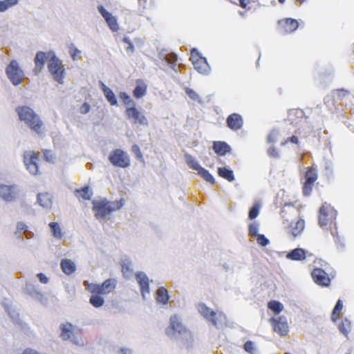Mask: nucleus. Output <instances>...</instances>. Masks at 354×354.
<instances>
[{"mask_svg": "<svg viewBox=\"0 0 354 354\" xmlns=\"http://www.w3.org/2000/svg\"><path fill=\"white\" fill-rule=\"evenodd\" d=\"M156 301L162 304H167L169 301V294L167 290L164 287H160L156 292Z\"/></svg>", "mask_w": 354, "mask_h": 354, "instance_id": "30", "label": "nucleus"}, {"mask_svg": "<svg viewBox=\"0 0 354 354\" xmlns=\"http://www.w3.org/2000/svg\"><path fill=\"white\" fill-rule=\"evenodd\" d=\"M124 199L110 202L105 198L93 200V211L97 219H104L111 212L120 209L124 205Z\"/></svg>", "mask_w": 354, "mask_h": 354, "instance_id": "3", "label": "nucleus"}, {"mask_svg": "<svg viewBox=\"0 0 354 354\" xmlns=\"http://www.w3.org/2000/svg\"><path fill=\"white\" fill-rule=\"evenodd\" d=\"M213 149L217 155L224 156L230 151L231 148L225 142L214 141L213 142Z\"/></svg>", "mask_w": 354, "mask_h": 354, "instance_id": "23", "label": "nucleus"}, {"mask_svg": "<svg viewBox=\"0 0 354 354\" xmlns=\"http://www.w3.org/2000/svg\"><path fill=\"white\" fill-rule=\"evenodd\" d=\"M199 313L207 319L210 321L214 325H217L216 313L212 310L205 304H200L198 307Z\"/></svg>", "mask_w": 354, "mask_h": 354, "instance_id": "20", "label": "nucleus"}, {"mask_svg": "<svg viewBox=\"0 0 354 354\" xmlns=\"http://www.w3.org/2000/svg\"><path fill=\"white\" fill-rule=\"evenodd\" d=\"M312 277L315 283L320 286L328 287L330 284L328 274L322 268H316L311 272Z\"/></svg>", "mask_w": 354, "mask_h": 354, "instance_id": "13", "label": "nucleus"}, {"mask_svg": "<svg viewBox=\"0 0 354 354\" xmlns=\"http://www.w3.org/2000/svg\"><path fill=\"white\" fill-rule=\"evenodd\" d=\"M288 142L298 144L299 143L298 137L296 136H292L291 137L287 138L283 142H282V145H285L288 144Z\"/></svg>", "mask_w": 354, "mask_h": 354, "instance_id": "53", "label": "nucleus"}, {"mask_svg": "<svg viewBox=\"0 0 354 354\" xmlns=\"http://www.w3.org/2000/svg\"><path fill=\"white\" fill-rule=\"evenodd\" d=\"M100 84L101 88L103 91V93L106 97V100H108V102L111 105H116L118 102L117 99L112 90L109 88L108 86H106L102 82H100Z\"/></svg>", "mask_w": 354, "mask_h": 354, "instance_id": "27", "label": "nucleus"}, {"mask_svg": "<svg viewBox=\"0 0 354 354\" xmlns=\"http://www.w3.org/2000/svg\"><path fill=\"white\" fill-rule=\"evenodd\" d=\"M239 6L243 8H245L250 3V0H239Z\"/></svg>", "mask_w": 354, "mask_h": 354, "instance_id": "58", "label": "nucleus"}, {"mask_svg": "<svg viewBox=\"0 0 354 354\" xmlns=\"http://www.w3.org/2000/svg\"><path fill=\"white\" fill-rule=\"evenodd\" d=\"M19 194V189L16 185H0V196L7 202L14 201Z\"/></svg>", "mask_w": 354, "mask_h": 354, "instance_id": "14", "label": "nucleus"}, {"mask_svg": "<svg viewBox=\"0 0 354 354\" xmlns=\"http://www.w3.org/2000/svg\"><path fill=\"white\" fill-rule=\"evenodd\" d=\"M317 178H306L303 185V194L305 196H309L313 190L315 181Z\"/></svg>", "mask_w": 354, "mask_h": 354, "instance_id": "34", "label": "nucleus"}, {"mask_svg": "<svg viewBox=\"0 0 354 354\" xmlns=\"http://www.w3.org/2000/svg\"><path fill=\"white\" fill-rule=\"evenodd\" d=\"M50 60V56L49 52L39 51L37 53L34 59L35 68L33 72L35 75H38L45 66L46 61Z\"/></svg>", "mask_w": 354, "mask_h": 354, "instance_id": "16", "label": "nucleus"}, {"mask_svg": "<svg viewBox=\"0 0 354 354\" xmlns=\"http://www.w3.org/2000/svg\"><path fill=\"white\" fill-rule=\"evenodd\" d=\"M317 172L316 169L313 167H309L306 172L305 177H316Z\"/></svg>", "mask_w": 354, "mask_h": 354, "instance_id": "55", "label": "nucleus"}, {"mask_svg": "<svg viewBox=\"0 0 354 354\" xmlns=\"http://www.w3.org/2000/svg\"><path fill=\"white\" fill-rule=\"evenodd\" d=\"M131 271L128 264L124 263L122 265V272L124 274H127Z\"/></svg>", "mask_w": 354, "mask_h": 354, "instance_id": "57", "label": "nucleus"}, {"mask_svg": "<svg viewBox=\"0 0 354 354\" xmlns=\"http://www.w3.org/2000/svg\"><path fill=\"white\" fill-rule=\"evenodd\" d=\"M299 27V23L292 18H284L277 21V29L283 34H289L295 31Z\"/></svg>", "mask_w": 354, "mask_h": 354, "instance_id": "11", "label": "nucleus"}, {"mask_svg": "<svg viewBox=\"0 0 354 354\" xmlns=\"http://www.w3.org/2000/svg\"><path fill=\"white\" fill-rule=\"evenodd\" d=\"M117 281L114 279H108L102 283H88L84 281L83 284L91 294L89 303L95 308H99L104 306V296L112 292L116 287Z\"/></svg>", "mask_w": 354, "mask_h": 354, "instance_id": "1", "label": "nucleus"}, {"mask_svg": "<svg viewBox=\"0 0 354 354\" xmlns=\"http://www.w3.org/2000/svg\"><path fill=\"white\" fill-rule=\"evenodd\" d=\"M23 354H39V353H38L36 351H35L32 348H28L24 351Z\"/></svg>", "mask_w": 354, "mask_h": 354, "instance_id": "59", "label": "nucleus"}, {"mask_svg": "<svg viewBox=\"0 0 354 354\" xmlns=\"http://www.w3.org/2000/svg\"><path fill=\"white\" fill-rule=\"evenodd\" d=\"M306 0H296L297 2H299V5H301Z\"/></svg>", "mask_w": 354, "mask_h": 354, "instance_id": "63", "label": "nucleus"}, {"mask_svg": "<svg viewBox=\"0 0 354 354\" xmlns=\"http://www.w3.org/2000/svg\"><path fill=\"white\" fill-rule=\"evenodd\" d=\"M60 337L63 340L69 339L73 335L74 328L71 323L63 324L60 326Z\"/></svg>", "mask_w": 354, "mask_h": 354, "instance_id": "25", "label": "nucleus"}, {"mask_svg": "<svg viewBox=\"0 0 354 354\" xmlns=\"http://www.w3.org/2000/svg\"><path fill=\"white\" fill-rule=\"evenodd\" d=\"M306 251L302 248H296L290 251L286 257L293 261H301L306 259Z\"/></svg>", "mask_w": 354, "mask_h": 354, "instance_id": "28", "label": "nucleus"}, {"mask_svg": "<svg viewBox=\"0 0 354 354\" xmlns=\"http://www.w3.org/2000/svg\"><path fill=\"white\" fill-rule=\"evenodd\" d=\"M75 195L78 199L90 200L92 192L88 186H85L75 191Z\"/></svg>", "mask_w": 354, "mask_h": 354, "instance_id": "31", "label": "nucleus"}, {"mask_svg": "<svg viewBox=\"0 0 354 354\" xmlns=\"http://www.w3.org/2000/svg\"><path fill=\"white\" fill-rule=\"evenodd\" d=\"M120 97L123 100L124 103L127 105H135V102L130 98V97L125 93H122L120 95Z\"/></svg>", "mask_w": 354, "mask_h": 354, "instance_id": "48", "label": "nucleus"}, {"mask_svg": "<svg viewBox=\"0 0 354 354\" xmlns=\"http://www.w3.org/2000/svg\"><path fill=\"white\" fill-rule=\"evenodd\" d=\"M60 266L62 272L67 275L73 273L76 269L75 263L71 259H62L60 263Z\"/></svg>", "mask_w": 354, "mask_h": 354, "instance_id": "26", "label": "nucleus"}, {"mask_svg": "<svg viewBox=\"0 0 354 354\" xmlns=\"http://www.w3.org/2000/svg\"><path fill=\"white\" fill-rule=\"evenodd\" d=\"M190 60L194 68L200 73H206L209 71V65L205 57H203L197 49L193 48L190 53Z\"/></svg>", "mask_w": 354, "mask_h": 354, "instance_id": "7", "label": "nucleus"}, {"mask_svg": "<svg viewBox=\"0 0 354 354\" xmlns=\"http://www.w3.org/2000/svg\"><path fill=\"white\" fill-rule=\"evenodd\" d=\"M37 200L39 204L44 207H47L51 204V201L47 194H39L37 195Z\"/></svg>", "mask_w": 354, "mask_h": 354, "instance_id": "39", "label": "nucleus"}, {"mask_svg": "<svg viewBox=\"0 0 354 354\" xmlns=\"http://www.w3.org/2000/svg\"><path fill=\"white\" fill-rule=\"evenodd\" d=\"M338 328L342 333L347 335L351 329V322L347 319H342L338 326Z\"/></svg>", "mask_w": 354, "mask_h": 354, "instance_id": "33", "label": "nucleus"}, {"mask_svg": "<svg viewBox=\"0 0 354 354\" xmlns=\"http://www.w3.org/2000/svg\"><path fill=\"white\" fill-rule=\"evenodd\" d=\"M37 160L38 156L34 151H28L24 152V162L27 169L32 175H36L38 173V165L37 162Z\"/></svg>", "mask_w": 354, "mask_h": 354, "instance_id": "12", "label": "nucleus"}, {"mask_svg": "<svg viewBox=\"0 0 354 354\" xmlns=\"http://www.w3.org/2000/svg\"><path fill=\"white\" fill-rule=\"evenodd\" d=\"M97 10L106 21L109 28L113 32L118 31L119 29V26L118 24L116 17L108 12L102 5L97 6Z\"/></svg>", "mask_w": 354, "mask_h": 354, "instance_id": "15", "label": "nucleus"}, {"mask_svg": "<svg viewBox=\"0 0 354 354\" xmlns=\"http://www.w3.org/2000/svg\"><path fill=\"white\" fill-rule=\"evenodd\" d=\"M185 158L188 166L191 169L198 171V174L201 177H212L209 174L208 171L202 167L193 156L189 154H185Z\"/></svg>", "mask_w": 354, "mask_h": 354, "instance_id": "18", "label": "nucleus"}, {"mask_svg": "<svg viewBox=\"0 0 354 354\" xmlns=\"http://www.w3.org/2000/svg\"><path fill=\"white\" fill-rule=\"evenodd\" d=\"M304 112L301 109H291L288 111V118L292 122H295V117L297 118H302Z\"/></svg>", "mask_w": 354, "mask_h": 354, "instance_id": "38", "label": "nucleus"}, {"mask_svg": "<svg viewBox=\"0 0 354 354\" xmlns=\"http://www.w3.org/2000/svg\"><path fill=\"white\" fill-rule=\"evenodd\" d=\"M136 278L140 287V292L144 297L145 293L149 292V278L146 274L141 272L136 274Z\"/></svg>", "mask_w": 354, "mask_h": 354, "instance_id": "21", "label": "nucleus"}, {"mask_svg": "<svg viewBox=\"0 0 354 354\" xmlns=\"http://www.w3.org/2000/svg\"><path fill=\"white\" fill-rule=\"evenodd\" d=\"M260 206L258 203H255L252 207L250 209L248 217L252 220L257 218L259 214Z\"/></svg>", "mask_w": 354, "mask_h": 354, "instance_id": "42", "label": "nucleus"}, {"mask_svg": "<svg viewBox=\"0 0 354 354\" xmlns=\"http://www.w3.org/2000/svg\"><path fill=\"white\" fill-rule=\"evenodd\" d=\"M125 115L129 120H132L133 124H148L147 118L136 107V104L127 107Z\"/></svg>", "mask_w": 354, "mask_h": 354, "instance_id": "10", "label": "nucleus"}, {"mask_svg": "<svg viewBox=\"0 0 354 354\" xmlns=\"http://www.w3.org/2000/svg\"><path fill=\"white\" fill-rule=\"evenodd\" d=\"M277 136H278V133L277 131H272L268 136V141L269 142H274L277 141Z\"/></svg>", "mask_w": 354, "mask_h": 354, "instance_id": "51", "label": "nucleus"}, {"mask_svg": "<svg viewBox=\"0 0 354 354\" xmlns=\"http://www.w3.org/2000/svg\"><path fill=\"white\" fill-rule=\"evenodd\" d=\"M337 92H338L339 93H344V94H345V93H346V91H344V89H339V90H337Z\"/></svg>", "mask_w": 354, "mask_h": 354, "instance_id": "62", "label": "nucleus"}, {"mask_svg": "<svg viewBox=\"0 0 354 354\" xmlns=\"http://www.w3.org/2000/svg\"><path fill=\"white\" fill-rule=\"evenodd\" d=\"M80 113L82 114H86L89 112L90 111V105L87 102H84L81 106H80Z\"/></svg>", "mask_w": 354, "mask_h": 354, "instance_id": "54", "label": "nucleus"}, {"mask_svg": "<svg viewBox=\"0 0 354 354\" xmlns=\"http://www.w3.org/2000/svg\"><path fill=\"white\" fill-rule=\"evenodd\" d=\"M51 232L54 237L61 239L62 236V229L59 225L56 222H51L49 223Z\"/></svg>", "mask_w": 354, "mask_h": 354, "instance_id": "36", "label": "nucleus"}, {"mask_svg": "<svg viewBox=\"0 0 354 354\" xmlns=\"http://www.w3.org/2000/svg\"><path fill=\"white\" fill-rule=\"evenodd\" d=\"M305 227V221L303 218L298 219L295 223H292L287 229V234L295 239L300 235Z\"/></svg>", "mask_w": 354, "mask_h": 354, "instance_id": "19", "label": "nucleus"}, {"mask_svg": "<svg viewBox=\"0 0 354 354\" xmlns=\"http://www.w3.org/2000/svg\"><path fill=\"white\" fill-rule=\"evenodd\" d=\"M44 158L46 162L53 163L55 160V156L53 151L49 149L42 150Z\"/></svg>", "mask_w": 354, "mask_h": 354, "instance_id": "40", "label": "nucleus"}, {"mask_svg": "<svg viewBox=\"0 0 354 354\" xmlns=\"http://www.w3.org/2000/svg\"><path fill=\"white\" fill-rule=\"evenodd\" d=\"M30 129L33 130L37 133H40L41 132L43 122L40 119L39 116L36 113L34 117H32L31 119L26 123Z\"/></svg>", "mask_w": 354, "mask_h": 354, "instance_id": "24", "label": "nucleus"}, {"mask_svg": "<svg viewBox=\"0 0 354 354\" xmlns=\"http://www.w3.org/2000/svg\"><path fill=\"white\" fill-rule=\"evenodd\" d=\"M108 158L109 162L116 167L127 168L131 165L129 156L120 149L111 151Z\"/></svg>", "mask_w": 354, "mask_h": 354, "instance_id": "5", "label": "nucleus"}, {"mask_svg": "<svg viewBox=\"0 0 354 354\" xmlns=\"http://www.w3.org/2000/svg\"><path fill=\"white\" fill-rule=\"evenodd\" d=\"M147 88V86L143 81L137 80L136 86L133 91V96L137 99L143 97L146 94Z\"/></svg>", "mask_w": 354, "mask_h": 354, "instance_id": "29", "label": "nucleus"}, {"mask_svg": "<svg viewBox=\"0 0 354 354\" xmlns=\"http://www.w3.org/2000/svg\"><path fill=\"white\" fill-rule=\"evenodd\" d=\"M37 277L39 279L40 282L42 283H47L48 282V277L43 273L37 274Z\"/></svg>", "mask_w": 354, "mask_h": 354, "instance_id": "56", "label": "nucleus"}, {"mask_svg": "<svg viewBox=\"0 0 354 354\" xmlns=\"http://www.w3.org/2000/svg\"><path fill=\"white\" fill-rule=\"evenodd\" d=\"M227 127L234 131L240 130L243 126V117L236 113L229 115L226 119Z\"/></svg>", "mask_w": 354, "mask_h": 354, "instance_id": "17", "label": "nucleus"}, {"mask_svg": "<svg viewBox=\"0 0 354 354\" xmlns=\"http://www.w3.org/2000/svg\"><path fill=\"white\" fill-rule=\"evenodd\" d=\"M258 230H259V225L256 223H252L249 225L248 232H249V234L251 236L255 237L257 235H259V234H258Z\"/></svg>", "mask_w": 354, "mask_h": 354, "instance_id": "44", "label": "nucleus"}, {"mask_svg": "<svg viewBox=\"0 0 354 354\" xmlns=\"http://www.w3.org/2000/svg\"><path fill=\"white\" fill-rule=\"evenodd\" d=\"M16 111L19 115L20 120L27 123L32 117L35 116L36 113L29 106H22L17 108Z\"/></svg>", "mask_w": 354, "mask_h": 354, "instance_id": "22", "label": "nucleus"}, {"mask_svg": "<svg viewBox=\"0 0 354 354\" xmlns=\"http://www.w3.org/2000/svg\"><path fill=\"white\" fill-rule=\"evenodd\" d=\"M205 179L210 185H214L215 183V178H205Z\"/></svg>", "mask_w": 354, "mask_h": 354, "instance_id": "61", "label": "nucleus"}, {"mask_svg": "<svg viewBox=\"0 0 354 354\" xmlns=\"http://www.w3.org/2000/svg\"><path fill=\"white\" fill-rule=\"evenodd\" d=\"M337 212L334 207L327 203H323L319 210V226L324 230H330L333 236L337 233Z\"/></svg>", "mask_w": 354, "mask_h": 354, "instance_id": "2", "label": "nucleus"}, {"mask_svg": "<svg viewBox=\"0 0 354 354\" xmlns=\"http://www.w3.org/2000/svg\"><path fill=\"white\" fill-rule=\"evenodd\" d=\"M342 308H343L342 301V300L338 299V301H337V303L333 310L332 314H331V320L333 322H335L338 319Z\"/></svg>", "mask_w": 354, "mask_h": 354, "instance_id": "32", "label": "nucleus"}, {"mask_svg": "<svg viewBox=\"0 0 354 354\" xmlns=\"http://www.w3.org/2000/svg\"><path fill=\"white\" fill-rule=\"evenodd\" d=\"M69 53L70 55L73 60H75L77 59V57H78L81 51L79 50L73 44H71L69 47Z\"/></svg>", "mask_w": 354, "mask_h": 354, "instance_id": "46", "label": "nucleus"}, {"mask_svg": "<svg viewBox=\"0 0 354 354\" xmlns=\"http://www.w3.org/2000/svg\"><path fill=\"white\" fill-rule=\"evenodd\" d=\"M256 237L258 244L261 246H266L269 243V240L263 234H259Z\"/></svg>", "mask_w": 354, "mask_h": 354, "instance_id": "47", "label": "nucleus"}, {"mask_svg": "<svg viewBox=\"0 0 354 354\" xmlns=\"http://www.w3.org/2000/svg\"><path fill=\"white\" fill-rule=\"evenodd\" d=\"M19 0H4L0 1V12H5L10 8L17 5Z\"/></svg>", "mask_w": 354, "mask_h": 354, "instance_id": "37", "label": "nucleus"}, {"mask_svg": "<svg viewBox=\"0 0 354 354\" xmlns=\"http://www.w3.org/2000/svg\"><path fill=\"white\" fill-rule=\"evenodd\" d=\"M269 322L272 326L273 330L280 336H286L288 335L289 326L285 317H272L269 319Z\"/></svg>", "mask_w": 354, "mask_h": 354, "instance_id": "9", "label": "nucleus"}, {"mask_svg": "<svg viewBox=\"0 0 354 354\" xmlns=\"http://www.w3.org/2000/svg\"><path fill=\"white\" fill-rule=\"evenodd\" d=\"M268 153L270 157L272 158H278L279 156L278 150L274 147H270L268 150Z\"/></svg>", "mask_w": 354, "mask_h": 354, "instance_id": "52", "label": "nucleus"}, {"mask_svg": "<svg viewBox=\"0 0 354 354\" xmlns=\"http://www.w3.org/2000/svg\"><path fill=\"white\" fill-rule=\"evenodd\" d=\"M268 307L269 309H270L272 311H273L275 314L280 313L283 309V306L282 304H281L278 301L272 300L268 302Z\"/></svg>", "mask_w": 354, "mask_h": 354, "instance_id": "35", "label": "nucleus"}, {"mask_svg": "<svg viewBox=\"0 0 354 354\" xmlns=\"http://www.w3.org/2000/svg\"><path fill=\"white\" fill-rule=\"evenodd\" d=\"M218 174L220 177H234L233 171L225 167H219Z\"/></svg>", "mask_w": 354, "mask_h": 354, "instance_id": "43", "label": "nucleus"}, {"mask_svg": "<svg viewBox=\"0 0 354 354\" xmlns=\"http://www.w3.org/2000/svg\"><path fill=\"white\" fill-rule=\"evenodd\" d=\"M118 354H130V351L125 348H120Z\"/></svg>", "mask_w": 354, "mask_h": 354, "instance_id": "60", "label": "nucleus"}, {"mask_svg": "<svg viewBox=\"0 0 354 354\" xmlns=\"http://www.w3.org/2000/svg\"><path fill=\"white\" fill-rule=\"evenodd\" d=\"M131 151L134 154L136 158L141 162H144V157L140 150V147L134 144L131 147Z\"/></svg>", "mask_w": 354, "mask_h": 354, "instance_id": "41", "label": "nucleus"}, {"mask_svg": "<svg viewBox=\"0 0 354 354\" xmlns=\"http://www.w3.org/2000/svg\"><path fill=\"white\" fill-rule=\"evenodd\" d=\"M8 79L14 85L21 84L24 79V72L16 60H12L6 69Z\"/></svg>", "mask_w": 354, "mask_h": 354, "instance_id": "6", "label": "nucleus"}, {"mask_svg": "<svg viewBox=\"0 0 354 354\" xmlns=\"http://www.w3.org/2000/svg\"><path fill=\"white\" fill-rule=\"evenodd\" d=\"M185 93L192 100L198 102L201 101L198 95L193 89L186 88Z\"/></svg>", "mask_w": 354, "mask_h": 354, "instance_id": "45", "label": "nucleus"}, {"mask_svg": "<svg viewBox=\"0 0 354 354\" xmlns=\"http://www.w3.org/2000/svg\"><path fill=\"white\" fill-rule=\"evenodd\" d=\"M123 42L127 44V46L126 47V50L127 52L133 53L134 51V46L131 41L130 39L127 37H125L122 39Z\"/></svg>", "mask_w": 354, "mask_h": 354, "instance_id": "49", "label": "nucleus"}, {"mask_svg": "<svg viewBox=\"0 0 354 354\" xmlns=\"http://www.w3.org/2000/svg\"><path fill=\"white\" fill-rule=\"evenodd\" d=\"M244 349L245 351H247L248 353H250V354H254V344H253V342H251V341H247L245 344H244Z\"/></svg>", "mask_w": 354, "mask_h": 354, "instance_id": "50", "label": "nucleus"}, {"mask_svg": "<svg viewBox=\"0 0 354 354\" xmlns=\"http://www.w3.org/2000/svg\"><path fill=\"white\" fill-rule=\"evenodd\" d=\"M50 60L48 64V69L53 79L59 84H63L65 75V68L62 62L53 51H49Z\"/></svg>", "mask_w": 354, "mask_h": 354, "instance_id": "4", "label": "nucleus"}, {"mask_svg": "<svg viewBox=\"0 0 354 354\" xmlns=\"http://www.w3.org/2000/svg\"><path fill=\"white\" fill-rule=\"evenodd\" d=\"M280 3H283L286 0H278Z\"/></svg>", "mask_w": 354, "mask_h": 354, "instance_id": "64", "label": "nucleus"}, {"mask_svg": "<svg viewBox=\"0 0 354 354\" xmlns=\"http://www.w3.org/2000/svg\"><path fill=\"white\" fill-rule=\"evenodd\" d=\"M171 330L174 334L185 335L191 337L190 332L181 323L179 317L174 315L170 317V325L166 330L168 335H171Z\"/></svg>", "mask_w": 354, "mask_h": 354, "instance_id": "8", "label": "nucleus"}]
</instances>
